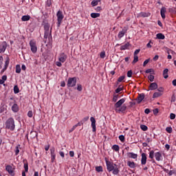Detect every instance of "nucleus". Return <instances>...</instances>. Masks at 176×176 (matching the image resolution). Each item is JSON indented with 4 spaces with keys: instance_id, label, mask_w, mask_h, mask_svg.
<instances>
[{
    "instance_id": "ea45409f",
    "label": "nucleus",
    "mask_w": 176,
    "mask_h": 176,
    "mask_svg": "<svg viewBox=\"0 0 176 176\" xmlns=\"http://www.w3.org/2000/svg\"><path fill=\"white\" fill-rule=\"evenodd\" d=\"M140 129L143 131H146V130H148V126H146V125L142 124V125H140Z\"/></svg>"
},
{
    "instance_id": "9b49d317",
    "label": "nucleus",
    "mask_w": 176,
    "mask_h": 176,
    "mask_svg": "<svg viewBox=\"0 0 176 176\" xmlns=\"http://www.w3.org/2000/svg\"><path fill=\"white\" fill-rule=\"evenodd\" d=\"M67 54H65L64 53H61L59 55L58 60L60 63H65V61L67 60Z\"/></svg>"
},
{
    "instance_id": "37998d69",
    "label": "nucleus",
    "mask_w": 176,
    "mask_h": 176,
    "mask_svg": "<svg viewBox=\"0 0 176 176\" xmlns=\"http://www.w3.org/2000/svg\"><path fill=\"white\" fill-rule=\"evenodd\" d=\"M91 5H92V6H97V5H98V1L93 0L91 1Z\"/></svg>"
},
{
    "instance_id": "0e129e2a",
    "label": "nucleus",
    "mask_w": 176,
    "mask_h": 176,
    "mask_svg": "<svg viewBox=\"0 0 176 176\" xmlns=\"http://www.w3.org/2000/svg\"><path fill=\"white\" fill-rule=\"evenodd\" d=\"M153 61H157V60H159V56L157 55H155L153 58Z\"/></svg>"
},
{
    "instance_id": "e2e57ef3",
    "label": "nucleus",
    "mask_w": 176,
    "mask_h": 176,
    "mask_svg": "<svg viewBox=\"0 0 176 176\" xmlns=\"http://www.w3.org/2000/svg\"><path fill=\"white\" fill-rule=\"evenodd\" d=\"M153 113L154 115H157V113H159V109H155L153 110Z\"/></svg>"
},
{
    "instance_id": "cd10ccee",
    "label": "nucleus",
    "mask_w": 176,
    "mask_h": 176,
    "mask_svg": "<svg viewBox=\"0 0 176 176\" xmlns=\"http://www.w3.org/2000/svg\"><path fill=\"white\" fill-rule=\"evenodd\" d=\"M21 145L20 144H18L16 148H15V155L16 156H17V155H19V153H20V150H19V148H20Z\"/></svg>"
},
{
    "instance_id": "58836bf2",
    "label": "nucleus",
    "mask_w": 176,
    "mask_h": 176,
    "mask_svg": "<svg viewBox=\"0 0 176 176\" xmlns=\"http://www.w3.org/2000/svg\"><path fill=\"white\" fill-rule=\"evenodd\" d=\"M138 56L133 55V60L132 63L135 64V63H138Z\"/></svg>"
},
{
    "instance_id": "72a5a7b5",
    "label": "nucleus",
    "mask_w": 176,
    "mask_h": 176,
    "mask_svg": "<svg viewBox=\"0 0 176 176\" xmlns=\"http://www.w3.org/2000/svg\"><path fill=\"white\" fill-rule=\"evenodd\" d=\"M31 138H35V137H38V133L35 131L30 132Z\"/></svg>"
},
{
    "instance_id": "f704fd0d",
    "label": "nucleus",
    "mask_w": 176,
    "mask_h": 176,
    "mask_svg": "<svg viewBox=\"0 0 176 176\" xmlns=\"http://www.w3.org/2000/svg\"><path fill=\"white\" fill-rule=\"evenodd\" d=\"M153 157H155V151L152 150L149 152V158L153 159Z\"/></svg>"
},
{
    "instance_id": "f257e3e1",
    "label": "nucleus",
    "mask_w": 176,
    "mask_h": 176,
    "mask_svg": "<svg viewBox=\"0 0 176 176\" xmlns=\"http://www.w3.org/2000/svg\"><path fill=\"white\" fill-rule=\"evenodd\" d=\"M105 161L107 168L109 173L113 171L112 173L113 175H118V174L120 173V170H119V168H118V165H116V164H113V162H109L108 160H105Z\"/></svg>"
},
{
    "instance_id": "e433bc0d",
    "label": "nucleus",
    "mask_w": 176,
    "mask_h": 176,
    "mask_svg": "<svg viewBox=\"0 0 176 176\" xmlns=\"http://www.w3.org/2000/svg\"><path fill=\"white\" fill-rule=\"evenodd\" d=\"M96 170L98 173H102L103 170H102V166H96Z\"/></svg>"
},
{
    "instance_id": "09e8293b",
    "label": "nucleus",
    "mask_w": 176,
    "mask_h": 176,
    "mask_svg": "<svg viewBox=\"0 0 176 176\" xmlns=\"http://www.w3.org/2000/svg\"><path fill=\"white\" fill-rule=\"evenodd\" d=\"M24 168H25V173H28V163L24 164Z\"/></svg>"
},
{
    "instance_id": "774afa93",
    "label": "nucleus",
    "mask_w": 176,
    "mask_h": 176,
    "mask_svg": "<svg viewBox=\"0 0 176 176\" xmlns=\"http://www.w3.org/2000/svg\"><path fill=\"white\" fill-rule=\"evenodd\" d=\"M152 71H153V69H148L146 70V74H151V72H152Z\"/></svg>"
},
{
    "instance_id": "423d86ee",
    "label": "nucleus",
    "mask_w": 176,
    "mask_h": 176,
    "mask_svg": "<svg viewBox=\"0 0 176 176\" xmlns=\"http://www.w3.org/2000/svg\"><path fill=\"white\" fill-rule=\"evenodd\" d=\"M76 85V78H69L67 80V87H74Z\"/></svg>"
},
{
    "instance_id": "aec40b11",
    "label": "nucleus",
    "mask_w": 176,
    "mask_h": 176,
    "mask_svg": "<svg viewBox=\"0 0 176 176\" xmlns=\"http://www.w3.org/2000/svg\"><path fill=\"white\" fill-rule=\"evenodd\" d=\"M10 61V59H9V57H7L6 60L5 61V66H4V68L3 69V72H5V71L8 69V67H9Z\"/></svg>"
},
{
    "instance_id": "c03bdc74",
    "label": "nucleus",
    "mask_w": 176,
    "mask_h": 176,
    "mask_svg": "<svg viewBox=\"0 0 176 176\" xmlns=\"http://www.w3.org/2000/svg\"><path fill=\"white\" fill-rule=\"evenodd\" d=\"M100 58H105V51H102L100 54Z\"/></svg>"
},
{
    "instance_id": "1a4fd4ad",
    "label": "nucleus",
    "mask_w": 176,
    "mask_h": 176,
    "mask_svg": "<svg viewBox=\"0 0 176 176\" xmlns=\"http://www.w3.org/2000/svg\"><path fill=\"white\" fill-rule=\"evenodd\" d=\"M90 120H91V126L92 127V131L93 133H96V131H97L96 126V118H94V117H91L90 118Z\"/></svg>"
},
{
    "instance_id": "ddd939ff",
    "label": "nucleus",
    "mask_w": 176,
    "mask_h": 176,
    "mask_svg": "<svg viewBox=\"0 0 176 176\" xmlns=\"http://www.w3.org/2000/svg\"><path fill=\"white\" fill-rule=\"evenodd\" d=\"M146 153H142V158H141V164L142 166H145L146 164Z\"/></svg>"
},
{
    "instance_id": "a878e982",
    "label": "nucleus",
    "mask_w": 176,
    "mask_h": 176,
    "mask_svg": "<svg viewBox=\"0 0 176 176\" xmlns=\"http://www.w3.org/2000/svg\"><path fill=\"white\" fill-rule=\"evenodd\" d=\"M127 164L130 168H134L135 167V163L134 162H127Z\"/></svg>"
},
{
    "instance_id": "20e7f679",
    "label": "nucleus",
    "mask_w": 176,
    "mask_h": 176,
    "mask_svg": "<svg viewBox=\"0 0 176 176\" xmlns=\"http://www.w3.org/2000/svg\"><path fill=\"white\" fill-rule=\"evenodd\" d=\"M57 17V27H60L61 23H63V20L64 19V14H63V11L58 10L56 13Z\"/></svg>"
},
{
    "instance_id": "4d7b16f0",
    "label": "nucleus",
    "mask_w": 176,
    "mask_h": 176,
    "mask_svg": "<svg viewBox=\"0 0 176 176\" xmlns=\"http://www.w3.org/2000/svg\"><path fill=\"white\" fill-rule=\"evenodd\" d=\"M88 120H89V116H87L84 118L81 122H82V123H85V122H87Z\"/></svg>"
},
{
    "instance_id": "c756f323",
    "label": "nucleus",
    "mask_w": 176,
    "mask_h": 176,
    "mask_svg": "<svg viewBox=\"0 0 176 176\" xmlns=\"http://www.w3.org/2000/svg\"><path fill=\"white\" fill-rule=\"evenodd\" d=\"M16 74H20V72H21V67L20 66V65H16Z\"/></svg>"
},
{
    "instance_id": "dca6fc26",
    "label": "nucleus",
    "mask_w": 176,
    "mask_h": 176,
    "mask_svg": "<svg viewBox=\"0 0 176 176\" xmlns=\"http://www.w3.org/2000/svg\"><path fill=\"white\" fill-rule=\"evenodd\" d=\"M126 155L127 157H129L130 159H137V157H138V155L134 153H127Z\"/></svg>"
},
{
    "instance_id": "f8f14e48",
    "label": "nucleus",
    "mask_w": 176,
    "mask_h": 176,
    "mask_svg": "<svg viewBox=\"0 0 176 176\" xmlns=\"http://www.w3.org/2000/svg\"><path fill=\"white\" fill-rule=\"evenodd\" d=\"M6 170L8 171L10 175H14V170L13 169V167L10 165H7L6 166Z\"/></svg>"
},
{
    "instance_id": "a211bd4d",
    "label": "nucleus",
    "mask_w": 176,
    "mask_h": 176,
    "mask_svg": "<svg viewBox=\"0 0 176 176\" xmlns=\"http://www.w3.org/2000/svg\"><path fill=\"white\" fill-rule=\"evenodd\" d=\"M166 12H167V9H166V8L164 7H162L160 10V13L162 19H166Z\"/></svg>"
},
{
    "instance_id": "2eb2a0df",
    "label": "nucleus",
    "mask_w": 176,
    "mask_h": 176,
    "mask_svg": "<svg viewBox=\"0 0 176 176\" xmlns=\"http://www.w3.org/2000/svg\"><path fill=\"white\" fill-rule=\"evenodd\" d=\"M126 109H127V106H126V104H123L122 106H121L120 107L119 109H115L116 112H117L118 113H120V112H124V111H126Z\"/></svg>"
},
{
    "instance_id": "3c124183",
    "label": "nucleus",
    "mask_w": 176,
    "mask_h": 176,
    "mask_svg": "<svg viewBox=\"0 0 176 176\" xmlns=\"http://www.w3.org/2000/svg\"><path fill=\"white\" fill-rule=\"evenodd\" d=\"M132 75H133V72L131 70L128 71L127 72L128 78H131Z\"/></svg>"
},
{
    "instance_id": "7ed1b4c3",
    "label": "nucleus",
    "mask_w": 176,
    "mask_h": 176,
    "mask_svg": "<svg viewBox=\"0 0 176 176\" xmlns=\"http://www.w3.org/2000/svg\"><path fill=\"white\" fill-rule=\"evenodd\" d=\"M16 125L14 124V119L13 118H8L6 122V129L8 130H11V131H14Z\"/></svg>"
},
{
    "instance_id": "393cba45",
    "label": "nucleus",
    "mask_w": 176,
    "mask_h": 176,
    "mask_svg": "<svg viewBox=\"0 0 176 176\" xmlns=\"http://www.w3.org/2000/svg\"><path fill=\"white\" fill-rule=\"evenodd\" d=\"M163 76H164V79H167V78H168V69H164Z\"/></svg>"
},
{
    "instance_id": "8fccbe9b",
    "label": "nucleus",
    "mask_w": 176,
    "mask_h": 176,
    "mask_svg": "<svg viewBox=\"0 0 176 176\" xmlns=\"http://www.w3.org/2000/svg\"><path fill=\"white\" fill-rule=\"evenodd\" d=\"M124 76H120L118 79V82H122L123 80H124Z\"/></svg>"
},
{
    "instance_id": "f03ea898",
    "label": "nucleus",
    "mask_w": 176,
    "mask_h": 176,
    "mask_svg": "<svg viewBox=\"0 0 176 176\" xmlns=\"http://www.w3.org/2000/svg\"><path fill=\"white\" fill-rule=\"evenodd\" d=\"M44 38L45 39H49L50 42L52 41V28L50 30V25L49 23H45L44 25Z\"/></svg>"
},
{
    "instance_id": "0eeeda50",
    "label": "nucleus",
    "mask_w": 176,
    "mask_h": 176,
    "mask_svg": "<svg viewBox=\"0 0 176 176\" xmlns=\"http://www.w3.org/2000/svg\"><path fill=\"white\" fill-rule=\"evenodd\" d=\"M7 47L8 43H6V41H3L0 43V53H5Z\"/></svg>"
},
{
    "instance_id": "2f4dec72",
    "label": "nucleus",
    "mask_w": 176,
    "mask_h": 176,
    "mask_svg": "<svg viewBox=\"0 0 176 176\" xmlns=\"http://www.w3.org/2000/svg\"><path fill=\"white\" fill-rule=\"evenodd\" d=\"M19 92H20V89H19V87L17 85H15L14 87V94H17Z\"/></svg>"
},
{
    "instance_id": "4be33fe9",
    "label": "nucleus",
    "mask_w": 176,
    "mask_h": 176,
    "mask_svg": "<svg viewBox=\"0 0 176 176\" xmlns=\"http://www.w3.org/2000/svg\"><path fill=\"white\" fill-rule=\"evenodd\" d=\"M130 47V43H126L124 45L120 46V50H126Z\"/></svg>"
},
{
    "instance_id": "c85d7f7f",
    "label": "nucleus",
    "mask_w": 176,
    "mask_h": 176,
    "mask_svg": "<svg viewBox=\"0 0 176 176\" xmlns=\"http://www.w3.org/2000/svg\"><path fill=\"white\" fill-rule=\"evenodd\" d=\"M100 13H91V17H92V19H97V17H100Z\"/></svg>"
},
{
    "instance_id": "6e6d98bb",
    "label": "nucleus",
    "mask_w": 176,
    "mask_h": 176,
    "mask_svg": "<svg viewBox=\"0 0 176 176\" xmlns=\"http://www.w3.org/2000/svg\"><path fill=\"white\" fill-rule=\"evenodd\" d=\"M76 127H77V125L73 126L72 128L69 131V133H72V131H74V130H75Z\"/></svg>"
},
{
    "instance_id": "6ab92c4d",
    "label": "nucleus",
    "mask_w": 176,
    "mask_h": 176,
    "mask_svg": "<svg viewBox=\"0 0 176 176\" xmlns=\"http://www.w3.org/2000/svg\"><path fill=\"white\" fill-rule=\"evenodd\" d=\"M157 83L156 82H151L149 86V90H156L157 89Z\"/></svg>"
},
{
    "instance_id": "c9c22d12",
    "label": "nucleus",
    "mask_w": 176,
    "mask_h": 176,
    "mask_svg": "<svg viewBox=\"0 0 176 176\" xmlns=\"http://www.w3.org/2000/svg\"><path fill=\"white\" fill-rule=\"evenodd\" d=\"M112 149H113V151H116V152H119V145L118 144H114L112 146Z\"/></svg>"
},
{
    "instance_id": "603ef678",
    "label": "nucleus",
    "mask_w": 176,
    "mask_h": 176,
    "mask_svg": "<svg viewBox=\"0 0 176 176\" xmlns=\"http://www.w3.org/2000/svg\"><path fill=\"white\" fill-rule=\"evenodd\" d=\"M28 118H32V116H33L32 111H29L28 112Z\"/></svg>"
},
{
    "instance_id": "b1692460",
    "label": "nucleus",
    "mask_w": 176,
    "mask_h": 176,
    "mask_svg": "<svg viewBox=\"0 0 176 176\" xmlns=\"http://www.w3.org/2000/svg\"><path fill=\"white\" fill-rule=\"evenodd\" d=\"M30 19H31V16L30 15H23L21 17L22 21H30Z\"/></svg>"
},
{
    "instance_id": "864d4df0",
    "label": "nucleus",
    "mask_w": 176,
    "mask_h": 176,
    "mask_svg": "<svg viewBox=\"0 0 176 176\" xmlns=\"http://www.w3.org/2000/svg\"><path fill=\"white\" fill-rule=\"evenodd\" d=\"M170 119H171L172 120H174V119H175V114L171 113L170 114Z\"/></svg>"
},
{
    "instance_id": "412c9836",
    "label": "nucleus",
    "mask_w": 176,
    "mask_h": 176,
    "mask_svg": "<svg viewBox=\"0 0 176 176\" xmlns=\"http://www.w3.org/2000/svg\"><path fill=\"white\" fill-rule=\"evenodd\" d=\"M145 98V95L144 94H141L138 96L136 101H138V104L141 102Z\"/></svg>"
},
{
    "instance_id": "4468645a",
    "label": "nucleus",
    "mask_w": 176,
    "mask_h": 176,
    "mask_svg": "<svg viewBox=\"0 0 176 176\" xmlns=\"http://www.w3.org/2000/svg\"><path fill=\"white\" fill-rule=\"evenodd\" d=\"M155 157L157 162H162V160H163V156L162 155V153L160 152L155 153Z\"/></svg>"
},
{
    "instance_id": "49530a36",
    "label": "nucleus",
    "mask_w": 176,
    "mask_h": 176,
    "mask_svg": "<svg viewBox=\"0 0 176 176\" xmlns=\"http://www.w3.org/2000/svg\"><path fill=\"white\" fill-rule=\"evenodd\" d=\"M77 90L78 91H82V90H83V88L82 87V85L80 84L77 85Z\"/></svg>"
},
{
    "instance_id": "9d476101",
    "label": "nucleus",
    "mask_w": 176,
    "mask_h": 176,
    "mask_svg": "<svg viewBox=\"0 0 176 176\" xmlns=\"http://www.w3.org/2000/svg\"><path fill=\"white\" fill-rule=\"evenodd\" d=\"M129 30L128 28L124 27L122 30H121L120 32H119L118 33V38L120 39L122 38H123L124 36V34H126L127 32V30Z\"/></svg>"
},
{
    "instance_id": "5701e85b",
    "label": "nucleus",
    "mask_w": 176,
    "mask_h": 176,
    "mask_svg": "<svg viewBox=\"0 0 176 176\" xmlns=\"http://www.w3.org/2000/svg\"><path fill=\"white\" fill-rule=\"evenodd\" d=\"M12 111L13 112H19V105L14 103L12 107Z\"/></svg>"
},
{
    "instance_id": "a19ab883",
    "label": "nucleus",
    "mask_w": 176,
    "mask_h": 176,
    "mask_svg": "<svg viewBox=\"0 0 176 176\" xmlns=\"http://www.w3.org/2000/svg\"><path fill=\"white\" fill-rule=\"evenodd\" d=\"M118 99H119V95H113V102H116V101H118Z\"/></svg>"
},
{
    "instance_id": "13d9d810",
    "label": "nucleus",
    "mask_w": 176,
    "mask_h": 176,
    "mask_svg": "<svg viewBox=\"0 0 176 176\" xmlns=\"http://www.w3.org/2000/svg\"><path fill=\"white\" fill-rule=\"evenodd\" d=\"M140 52H141V50H140V49L136 50L134 52L133 56H137V55L138 54V53H140Z\"/></svg>"
},
{
    "instance_id": "680f3d73",
    "label": "nucleus",
    "mask_w": 176,
    "mask_h": 176,
    "mask_svg": "<svg viewBox=\"0 0 176 176\" xmlns=\"http://www.w3.org/2000/svg\"><path fill=\"white\" fill-rule=\"evenodd\" d=\"M151 43H152V41H150L146 45V47H148V49H151V47H152Z\"/></svg>"
},
{
    "instance_id": "6e6552de",
    "label": "nucleus",
    "mask_w": 176,
    "mask_h": 176,
    "mask_svg": "<svg viewBox=\"0 0 176 176\" xmlns=\"http://www.w3.org/2000/svg\"><path fill=\"white\" fill-rule=\"evenodd\" d=\"M126 100L124 98H122L120 100H118L115 104H114V108L116 109H118V108H120L123 104H124V102Z\"/></svg>"
},
{
    "instance_id": "39448f33",
    "label": "nucleus",
    "mask_w": 176,
    "mask_h": 176,
    "mask_svg": "<svg viewBox=\"0 0 176 176\" xmlns=\"http://www.w3.org/2000/svg\"><path fill=\"white\" fill-rule=\"evenodd\" d=\"M29 45L30 46V50L32 52L35 54L36 52H38V47L36 46V41L35 40H31Z\"/></svg>"
},
{
    "instance_id": "bb28decb",
    "label": "nucleus",
    "mask_w": 176,
    "mask_h": 176,
    "mask_svg": "<svg viewBox=\"0 0 176 176\" xmlns=\"http://www.w3.org/2000/svg\"><path fill=\"white\" fill-rule=\"evenodd\" d=\"M156 38L157 39H164L166 36L162 33H158L156 34Z\"/></svg>"
},
{
    "instance_id": "de8ad7c7",
    "label": "nucleus",
    "mask_w": 176,
    "mask_h": 176,
    "mask_svg": "<svg viewBox=\"0 0 176 176\" xmlns=\"http://www.w3.org/2000/svg\"><path fill=\"white\" fill-rule=\"evenodd\" d=\"M119 140H120V141H121V142H124V135H120L119 136Z\"/></svg>"
},
{
    "instance_id": "4c0bfd02",
    "label": "nucleus",
    "mask_w": 176,
    "mask_h": 176,
    "mask_svg": "<svg viewBox=\"0 0 176 176\" xmlns=\"http://www.w3.org/2000/svg\"><path fill=\"white\" fill-rule=\"evenodd\" d=\"M166 131H167V133L169 134H171V133H173V128H171V126H167L166 128Z\"/></svg>"
},
{
    "instance_id": "473e14b6",
    "label": "nucleus",
    "mask_w": 176,
    "mask_h": 176,
    "mask_svg": "<svg viewBox=\"0 0 176 176\" xmlns=\"http://www.w3.org/2000/svg\"><path fill=\"white\" fill-rule=\"evenodd\" d=\"M123 90V86L122 85H119L118 87L116 89V93L118 94L120 91H122Z\"/></svg>"
},
{
    "instance_id": "a18cd8bd",
    "label": "nucleus",
    "mask_w": 176,
    "mask_h": 176,
    "mask_svg": "<svg viewBox=\"0 0 176 176\" xmlns=\"http://www.w3.org/2000/svg\"><path fill=\"white\" fill-rule=\"evenodd\" d=\"M51 160L52 163L54 162V160H56V154H51Z\"/></svg>"
},
{
    "instance_id": "79ce46f5",
    "label": "nucleus",
    "mask_w": 176,
    "mask_h": 176,
    "mask_svg": "<svg viewBox=\"0 0 176 176\" xmlns=\"http://www.w3.org/2000/svg\"><path fill=\"white\" fill-rule=\"evenodd\" d=\"M148 79L150 80V82H153V80H155V76L150 75L148 76Z\"/></svg>"
},
{
    "instance_id": "f3484780",
    "label": "nucleus",
    "mask_w": 176,
    "mask_h": 176,
    "mask_svg": "<svg viewBox=\"0 0 176 176\" xmlns=\"http://www.w3.org/2000/svg\"><path fill=\"white\" fill-rule=\"evenodd\" d=\"M151 13L142 12L138 14V17H149Z\"/></svg>"
},
{
    "instance_id": "7c9ffc66",
    "label": "nucleus",
    "mask_w": 176,
    "mask_h": 176,
    "mask_svg": "<svg viewBox=\"0 0 176 176\" xmlns=\"http://www.w3.org/2000/svg\"><path fill=\"white\" fill-rule=\"evenodd\" d=\"M162 96V93L160 92H155L153 94V98H157Z\"/></svg>"
},
{
    "instance_id": "bf43d9fd",
    "label": "nucleus",
    "mask_w": 176,
    "mask_h": 176,
    "mask_svg": "<svg viewBox=\"0 0 176 176\" xmlns=\"http://www.w3.org/2000/svg\"><path fill=\"white\" fill-rule=\"evenodd\" d=\"M144 113H146V115H149V113H151V110H149V109H146L144 110Z\"/></svg>"
},
{
    "instance_id": "338daca9",
    "label": "nucleus",
    "mask_w": 176,
    "mask_h": 176,
    "mask_svg": "<svg viewBox=\"0 0 176 176\" xmlns=\"http://www.w3.org/2000/svg\"><path fill=\"white\" fill-rule=\"evenodd\" d=\"M69 156L74 157V156H75V153H74V151H69Z\"/></svg>"
},
{
    "instance_id": "052dcab7",
    "label": "nucleus",
    "mask_w": 176,
    "mask_h": 176,
    "mask_svg": "<svg viewBox=\"0 0 176 176\" xmlns=\"http://www.w3.org/2000/svg\"><path fill=\"white\" fill-rule=\"evenodd\" d=\"M62 62H60V60L59 61H57L56 62V65H57V67H61L63 65V64H61Z\"/></svg>"
},
{
    "instance_id": "5fc2aeb1",
    "label": "nucleus",
    "mask_w": 176,
    "mask_h": 176,
    "mask_svg": "<svg viewBox=\"0 0 176 176\" xmlns=\"http://www.w3.org/2000/svg\"><path fill=\"white\" fill-rule=\"evenodd\" d=\"M151 59H146L144 63H143V67H146V64H148V63H149Z\"/></svg>"
},
{
    "instance_id": "69168bd1",
    "label": "nucleus",
    "mask_w": 176,
    "mask_h": 176,
    "mask_svg": "<svg viewBox=\"0 0 176 176\" xmlns=\"http://www.w3.org/2000/svg\"><path fill=\"white\" fill-rule=\"evenodd\" d=\"M59 155L61 156V157H65V155L63 151H60Z\"/></svg>"
}]
</instances>
